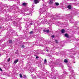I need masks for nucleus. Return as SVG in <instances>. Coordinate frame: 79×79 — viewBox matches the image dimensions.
I'll use <instances>...</instances> for the list:
<instances>
[{
  "label": "nucleus",
  "instance_id": "16",
  "mask_svg": "<svg viewBox=\"0 0 79 79\" xmlns=\"http://www.w3.org/2000/svg\"><path fill=\"white\" fill-rule=\"evenodd\" d=\"M48 3L50 5L52 4V3H53V0H50L49 2Z\"/></svg>",
  "mask_w": 79,
  "mask_h": 79
},
{
  "label": "nucleus",
  "instance_id": "26",
  "mask_svg": "<svg viewBox=\"0 0 79 79\" xmlns=\"http://www.w3.org/2000/svg\"><path fill=\"white\" fill-rule=\"evenodd\" d=\"M55 4L56 6H58V5H59V3L58 2H55Z\"/></svg>",
  "mask_w": 79,
  "mask_h": 79
},
{
  "label": "nucleus",
  "instance_id": "56",
  "mask_svg": "<svg viewBox=\"0 0 79 79\" xmlns=\"http://www.w3.org/2000/svg\"><path fill=\"white\" fill-rule=\"evenodd\" d=\"M37 54H38V53H37Z\"/></svg>",
  "mask_w": 79,
  "mask_h": 79
},
{
  "label": "nucleus",
  "instance_id": "54",
  "mask_svg": "<svg viewBox=\"0 0 79 79\" xmlns=\"http://www.w3.org/2000/svg\"><path fill=\"white\" fill-rule=\"evenodd\" d=\"M35 56H36V55H35Z\"/></svg>",
  "mask_w": 79,
  "mask_h": 79
},
{
  "label": "nucleus",
  "instance_id": "35",
  "mask_svg": "<svg viewBox=\"0 0 79 79\" xmlns=\"http://www.w3.org/2000/svg\"><path fill=\"white\" fill-rule=\"evenodd\" d=\"M46 62H47V59H44V63H46Z\"/></svg>",
  "mask_w": 79,
  "mask_h": 79
},
{
  "label": "nucleus",
  "instance_id": "18",
  "mask_svg": "<svg viewBox=\"0 0 79 79\" xmlns=\"http://www.w3.org/2000/svg\"><path fill=\"white\" fill-rule=\"evenodd\" d=\"M64 36L67 38H68L69 37V35L66 33L65 34Z\"/></svg>",
  "mask_w": 79,
  "mask_h": 79
},
{
  "label": "nucleus",
  "instance_id": "30",
  "mask_svg": "<svg viewBox=\"0 0 79 79\" xmlns=\"http://www.w3.org/2000/svg\"><path fill=\"white\" fill-rule=\"evenodd\" d=\"M3 40L4 41L5 40H4L3 39L2 40H0V44L3 42Z\"/></svg>",
  "mask_w": 79,
  "mask_h": 79
},
{
  "label": "nucleus",
  "instance_id": "45",
  "mask_svg": "<svg viewBox=\"0 0 79 79\" xmlns=\"http://www.w3.org/2000/svg\"><path fill=\"white\" fill-rule=\"evenodd\" d=\"M33 74H31V76L32 77V76H33Z\"/></svg>",
  "mask_w": 79,
  "mask_h": 79
},
{
  "label": "nucleus",
  "instance_id": "1",
  "mask_svg": "<svg viewBox=\"0 0 79 79\" xmlns=\"http://www.w3.org/2000/svg\"><path fill=\"white\" fill-rule=\"evenodd\" d=\"M43 7L41 8L39 10V13L40 14H42V13H44L47 11V8L45 7V5H44V4H43Z\"/></svg>",
  "mask_w": 79,
  "mask_h": 79
},
{
  "label": "nucleus",
  "instance_id": "41",
  "mask_svg": "<svg viewBox=\"0 0 79 79\" xmlns=\"http://www.w3.org/2000/svg\"><path fill=\"white\" fill-rule=\"evenodd\" d=\"M36 59H38V58H39V56H36Z\"/></svg>",
  "mask_w": 79,
  "mask_h": 79
},
{
  "label": "nucleus",
  "instance_id": "3",
  "mask_svg": "<svg viewBox=\"0 0 79 79\" xmlns=\"http://www.w3.org/2000/svg\"><path fill=\"white\" fill-rule=\"evenodd\" d=\"M75 49H72L70 50H69L70 52H72L70 53V56H71L72 58H73V56H74V55H75V54L74 53V52Z\"/></svg>",
  "mask_w": 79,
  "mask_h": 79
},
{
  "label": "nucleus",
  "instance_id": "4",
  "mask_svg": "<svg viewBox=\"0 0 79 79\" xmlns=\"http://www.w3.org/2000/svg\"><path fill=\"white\" fill-rule=\"evenodd\" d=\"M37 75V76L40 79H42V73L40 71H39L37 73H36Z\"/></svg>",
  "mask_w": 79,
  "mask_h": 79
},
{
  "label": "nucleus",
  "instance_id": "14",
  "mask_svg": "<svg viewBox=\"0 0 79 79\" xmlns=\"http://www.w3.org/2000/svg\"><path fill=\"white\" fill-rule=\"evenodd\" d=\"M46 16H48V17H50V14L49 13H46Z\"/></svg>",
  "mask_w": 79,
  "mask_h": 79
},
{
  "label": "nucleus",
  "instance_id": "53",
  "mask_svg": "<svg viewBox=\"0 0 79 79\" xmlns=\"http://www.w3.org/2000/svg\"><path fill=\"white\" fill-rule=\"evenodd\" d=\"M42 29V28H40V29Z\"/></svg>",
  "mask_w": 79,
  "mask_h": 79
},
{
  "label": "nucleus",
  "instance_id": "27",
  "mask_svg": "<svg viewBox=\"0 0 79 79\" xmlns=\"http://www.w3.org/2000/svg\"><path fill=\"white\" fill-rule=\"evenodd\" d=\"M32 79H36V76H34L33 77H32Z\"/></svg>",
  "mask_w": 79,
  "mask_h": 79
},
{
  "label": "nucleus",
  "instance_id": "23",
  "mask_svg": "<svg viewBox=\"0 0 79 79\" xmlns=\"http://www.w3.org/2000/svg\"><path fill=\"white\" fill-rule=\"evenodd\" d=\"M61 32L62 34H64V29H63L61 30Z\"/></svg>",
  "mask_w": 79,
  "mask_h": 79
},
{
  "label": "nucleus",
  "instance_id": "34",
  "mask_svg": "<svg viewBox=\"0 0 79 79\" xmlns=\"http://www.w3.org/2000/svg\"><path fill=\"white\" fill-rule=\"evenodd\" d=\"M55 42H56V44H58V40H55Z\"/></svg>",
  "mask_w": 79,
  "mask_h": 79
},
{
  "label": "nucleus",
  "instance_id": "51",
  "mask_svg": "<svg viewBox=\"0 0 79 79\" xmlns=\"http://www.w3.org/2000/svg\"><path fill=\"white\" fill-rule=\"evenodd\" d=\"M2 13H4V12H3V11H2Z\"/></svg>",
  "mask_w": 79,
  "mask_h": 79
},
{
  "label": "nucleus",
  "instance_id": "50",
  "mask_svg": "<svg viewBox=\"0 0 79 79\" xmlns=\"http://www.w3.org/2000/svg\"><path fill=\"white\" fill-rule=\"evenodd\" d=\"M0 29H2V27H1V26L0 27Z\"/></svg>",
  "mask_w": 79,
  "mask_h": 79
},
{
  "label": "nucleus",
  "instance_id": "43",
  "mask_svg": "<svg viewBox=\"0 0 79 79\" xmlns=\"http://www.w3.org/2000/svg\"><path fill=\"white\" fill-rule=\"evenodd\" d=\"M0 70L1 71H3V70H2V69H0Z\"/></svg>",
  "mask_w": 79,
  "mask_h": 79
},
{
  "label": "nucleus",
  "instance_id": "22",
  "mask_svg": "<svg viewBox=\"0 0 79 79\" xmlns=\"http://www.w3.org/2000/svg\"><path fill=\"white\" fill-rule=\"evenodd\" d=\"M2 11H4L5 13H6V9L4 8H2Z\"/></svg>",
  "mask_w": 79,
  "mask_h": 79
},
{
  "label": "nucleus",
  "instance_id": "17",
  "mask_svg": "<svg viewBox=\"0 0 79 79\" xmlns=\"http://www.w3.org/2000/svg\"><path fill=\"white\" fill-rule=\"evenodd\" d=\"M28 10H29V8H27L25 9L24 11L25 12H26V11H28Z\"/></svg>",
  "mask_w": 79,
  "mask_h": 79
},
{
  "label": "nucleus",
  "instance_id": "11",
  "mask_svg": "<svg viewBox=\"0 0 79 79\" xmlns=\"http://www.w3.org/2000/svg\"><path fill=\"white\" fill-rule=\"evenodd\" d=\"M6 7V8H8V5L6 4H4L2 5V6L1 7Z\"/></svg>",
  "mask_w": 79,
  "mask_h": 79
},
{
  "label": "nucleus",
  "instance_id": "55",
  "mask_svg": "<svg viewBox=\"0 0 79 79\" xmlns=\"http://www.w3.org/2000/svg\"><path fill=\"white\" fill-rule=\"evenodd\" d=\"M35 26H36V25H35Z\"/></svg>",
  "mask_w": 79,
  "mask_h": 79
},
{
  "label": "nucleus",
  "instance_id": "20",
  "mask_svg": "<svg viewBox=\"0 0 79 79\" xmlns=\"http://www.w3.org/2000/svg\"><path fill=\"white\" fill-rule=\"evenodd\" d=\"M23 6H26L27 5V3L26 2H24L22 4Z\"/></svg>",
  "mask_w": 79,
  "mask_h": 79
},
{
  "label": "nucleus",
  "instance_id": "8",
  "mask_svg": "<svg viewBox=\"0 0 79 79\" xmlns=\"http://www.w3.org/2000/svg\"><path fill=\"white\" fill-rule=\"evenodd\" d=\"M29 13H27L26 15H30V16H32V13L34 12V10H32V9H30V11H29Z\"/></svg>",
  "mask_w": 79,
  "mask_h": 79
},
{
  "label": "nucleus",
  "instance_id": "15",
  "mask_svg": "<svg viewBox=\"0 0 79 79\" xmlns=\"http://www.w3.org/2000/svg\"><path fill=\"white\" fill-rule=\"evenodd\" d=\"M5 20L6 21H8L10 20V19H9V17H7L6 19H5Z\"/></svg>",
  "mask_w": 79,
  "mask_h": 79
},
{
  "label": "nucleus",
  "instance_id": "12",
  "mask_svg": "<svg viewBox=\"0 0 79 79\" xmlns=\"http://www.w3.org/2000/svg\"><path fill=\"white\" fill-rule=\"evenodd\" d=\"M40 0H34V2L35 4L38 3Z\"/></svg>",
  "mask_w": 79,
  "mask_h": 79
},
{
  "label": "nucleus",
  "instance_id": "46",
  "mask_svg": "<svg viewBox=\"0 0 79 79\" xmlns=\"http://www.w3.org/2000/svg\"><path fill=\"white\" fill-rule=\"evenodd\" d=\"M2 2H0V5H2Z\"/></svg>",
  "mask_w": 79,
  "mask_h": 79
},
{
  "label": "nucleus",
  "instance_id": "44",
  "mask_svg": "<svg viewBox=\"0 0 79 79\" xmlns=\"http://www.w3.org/2000/svg\"><path fill=\"white\" fill-rule=\"evenodd\" d=\"M1 47H2V45H0V49H2V48H1Z\"/></svg>",
  "mask_w": 79,
  "mask_h": 79
},
{
  "label": "nucleus",
  "instance_id": "47",
  "mask_svg": "<svg viewBox=\"0 0 79 79\" xmlns=\"http://www.w3.org/2000/svg\"><path fill=\"white\" fill-rule=\"evenodd\" d=\"M69 71H70V67H69Z\"/></svg>",
  "mask_w": 79,
  "mask_h": 79
},
{
  "label": "nucleus",
  "instance_id": "6",
  "mask_svg": "<svg viewBox=\"0 0 79 79\" xmlns=\"http://www.w3.org/2000/svg\"><path fill=\"white\" fill-rule=\"evenodd\" d=\"M35 71H36V68H34L33 67H31L29 69V73H33Z\"/></svg>",
  "mask_w": 79,
  "mask_h": 79
},
{
  "label": "nucleus",
  "instance_id": "49",
  "mask_svg": "<svg viewBox=\"0 0 79 79\" xmlns=\"http://www.w3.org/2000/svg\"><path fill=\"white\" fill-rule=\"evenodd\" d=\"M42 0L43 2H45V1H44V0Z\"/></svg>",
  "mask_w": 79,
  "mask_h": 79
},
{
  "label": "nucleus",
  "instance_id": "10",
  "mask_svg": "<svg viewBox=\"0 0 79 79\" xmlns=\"http://www.w3.org/2000/svg\"><path fill=\"white\" fill-rule=\"evenodd\" d=\"M40 43H44V40L43 39V38L41 37L40 39L39 40Z\"/></svg>",
  "mask_w": 79,
  "mask_h": 79
},
{
  "label": "nucleus",
  "instance_id": "21",
  "mask_svg": "<svg viewBox=\"0 0 79 79\" xmlns=\"http://www.w3.org/2000/svg\"><path fill=\"white\" fill-rule=\"evenodd\" d=\"M47 50H46V51H47V52H48V51H50V49L48 48V47H47Z\"/></svg>",
  "mask_w": 79,
  "mask_h": 79
},
{
  "label": "nucleus",
  "instance_id": "37",
  "mask_svg": "<svg viewBox=\"0 0 79 79\" xmlns=\"http://www.w3.org/2000/svg\"><path fill=\"white\" fill-rule=\"evenodd\" d=\"M22 48H24V46L23 45H22L21 46Z\"/></svg>",
  "mask_w": 79,
  "mask_h": 79
},
{
  "label": "nucleus",
  "instance_id": "25",
  "mask_svg": "<svg viewBox=\"0 0 79 79\" xmlns=\"http://www.w3.org/2000/svg\"><path fill=\"white\" fill-rule=\"evenodd\" d=\"M68 60H66V59H65L64 60V63H68Z\"/></svg>",
  "mask_w": 79,
  "mask_h": 79
},
{
  "label": "nucleus",
  "instance_id": "33",
  "mask_svg": "<svg viewBox=\"0 0 79 79\" xmlns=\"http://www.w3.org/2000/svg\"><path fill=\"white\" fill-rule=\"evenodd\" d=\"M51 37L53 39V38H55V36L54 35H51Z\"/></svg>",
  "mask_w": 79,
  "mask_h": 79
},
{
  "label": "nucleus",
  "instance_id": "9",
  "mask_svg": "<svg viewBox=\"0 0 79 79\" xmlns=\"http://www.w3.org/2000/svg\"><path fill=\"white\" fill-rule=\"evenodd\" d=\"M42 23L43 24H48V25H50L51 24V23L50 22H48V21H44V20H42Z\"/></svg>",
  "mask_w": 79,
  "mask_h": 79
},
{
  "label": "nucleus",
  "instance_id": "32",
  "mask_svg": "<svg viewBox=\"0 0 79 79\" xmlns=\"http://www.w3.org/2000/svg\"><path fill=\"white\" fill-rule=\"evenodd\" d=\"M19 76H20V77H21V78L23 77V76L22 75V74H19Z\"/></svg>",
  "mask_w": 79,
  "mask_h": 79
},
{
  "label": "nucleus",
  "instance_id": "13",
  "mask_svg": "<svg viewBox=\"0 0 79 79\" xmlns=\"http://www.w3.org/2000/svg\"><path fill=\"white\" fill-rule=\"evenodd\" d=\"M44 32H47V33H48V32H49L50 31L49 30H43Z\"/></svg>",
  "mask_w": 79,
  "mask_h": 79
},
{
  "label": "nucleus",
  "instance_id": "28",
  "mask_svg": "<svg viewBox=\"0 0 79 79\" xmlns=\"http://www.w3.org/2000/svg\"><path fill=\"white\" fill-rule=\"evenodd\" d=\"M63 73L64 74V75L65 76H66V75H67V74H66V72L64 71L63 72Z\"/></svg>",
  "mask_w": 79,
  "mask_h": 79
},
{
  "label": "nucleus",
  "instance_id": "39",
  "mask_svg": "<svg viewBox=\"0 0 79 79\" xmlns=\"http://www.w3.org/2000/svg\"><path fill=\"white\" fill-rule=\"evenodd\" d=\"M32 33H33V31H31V32H30V34H32Z\"/></svg>",
  "mask_w": 79,
  "mask_h": 79
},
{
  "label": "nucleus",
  "instance_id": "36",
  "mask_svg": "<svg viewBox=\"0 0 79 79\" xmlns=\"http://www.w3.org/2000/svg\"><path fill=\"white\" fill-rule=\"evenodd\" d=\"M10 61V58H9L8 60H7V61L8 62H9V61Z\"/></svg>",
  "mask_w": 79,
  "mask_h": 79
},
{
  "label": "nucleus",
  "instance_id": "42",
  "mask_svg": "<svg viewBox=\"0 0 79 79\" xmlns=\"http://www.w3.org/2000/svg\"><path fill=\"white\" fill-rule=\"evenodd\" d=\"M53 18H54V19H56V17L55 16L53 17Z\"/></svg>",
  "mask_w": 79,
  "mask_h": 79
},
{
  "label": "nucleus",
  "instance_id": "31",
  "mask_svg": "<svg viewBox=\"0 0 79 79\" xmlns=\"http://www.w3.org/2000/svg\"><path fill=\"white\" fill-rule=\"evenodd\" d=\"M14 7H15V6H14V5H13V6H12L10 8H11V9H13V8H14Z\"/></svg>",
  "mask_w": 79,
  "mask_h": 79
},
{
  "label": "nucleus",
  "instance_id": "52",
  "mask_svg": "<svg viewBox=\"0 0 79 79\" xmlns=\"http://www.w3.org/2000/svg\"><path fill=\"white\" fill-rule=\"evenodd\" d=\"M8 11L10 12V10H9V11Z\"/></svg>",
  "mask_w": 79,
  "mask_h": 79
},
{
  "label": "nucleus",
  "instance_id": "19",
  "mask_svg": "<svg viewBox=\"0 0 79 79\" xmlns=\"http://www.w3.org/2000/svg\"><path fill=\"white\" fill-rule=\"evenodd\" d=\"M19 61V60L18 59H17L15 60L14 61V63L16 64L17 63H18Z\"/></svg>",
  "mask_w": 79,
  "mask_h": 79
},
{
  "label": "nucleus",
  "instance_id": "40",
  "mask_svg": "<svg viewBox=\"0 0 79 79\" xmlns=\"http://www.w3.org/2000/svg\"><path fill=\"white\" fill-rule=\"evenodd\" d=\"M48 56H49L50 57V56H51V55H50V54H49L48 55Z\"/></svg>",
  "mask_w": 79,
  "mask_h": 79
},
{
  "label": "nucleus",
  "instance_id": "24",
  "mask_svg": "<svg viewBox=\"0 0 79 79\" xmlns=\"http://www.w3.org/2000/svg\"><path fill=\"white\" fill-rule=\"evenodd\" d=\"M68 8L69 9V10H70V9H71V5H69L68 6Z\"/></svg>",
  "mask_w": 79,
  "mask_h": 79
},
{
  "label": "nucleus",
  "instance_id": "2",
  "mask_svg": "<svg viewBox=\"0 0 79 79\" xmlns=\"http://www.w3.org/2000/svg\"><path fill=\"white\" fill-rule=\"evenodd\" d=\"M71 73V75L69 76V77L71 79H76L75 78V77L74 75H75V73L74 72V70H72L70 71Z\"/></svg>",
  "mask_w": 79,
  "mask_h": 79
},
{
  "label": "nucleus",
  "instance_id": "7",
  "mask_svg": "<svg viewBox=\"0 0 79 79\" xmlns=\"http://www.w3.org/2000/svg\"><path fill=\"white\" fill-rule=\"evenodd\" d=\"M33 24H38V25H39L40 26V22H37L36 21H32L31 23L30 24L31 25H32Z\"/></svg>",
  "mask_w": 79,
  "mask_h": 79
},
{
  "label": "nucleus",
  "instance_id": "48",
  "mask_svg": "<svg viewBox=\"0 0 79 79\" xmlns=\"http://www.w3.org/2000/svg\"><path fill=\"white\" fill-rule=\"evenodd\" d=\"M53 77V76H52L51 77L52 78V79H53V78H54V77Z\"/></svg>",
  "mask_w": 79,
  "mask_h": 79
},
{
  "label": "nucleus",
  "instance_id": "38",
  "mask_svg": "<svg viewBox=\"0 0 79 79\" xmlns=\"http://www.w3.org/2000/svg\"><path fill=\"white\" fill-rule=\"evenodd\" d=\"M70 23H72H72H73V22L72 21V20H70Z\"/></svg>",
  "mask_w": 79,
  "mask_h": 79
},
{
  "label": "nucleus",
  "instance_id": "29",
  "mask_svg": "<svg viewBox=\"0 0 79 79\" xmlns=\"http://www.w3.org/2000/svg\"><path fill=\"white\" fill-rule=\"evenodd\" d=\"M12 40H9V43L10 44H12Z\"/></svg>",
  "mask_w": 79,
  "mask_h": 79
},
{
  "label": "nucleus",
  "instance_id": "5",
  "mask_svg": "<svg viewBox=\"0 0 79 79\" xmlns=\"http://www.w3.org/2000/svg\"><path fill=\"white\" fill-rule=\"evenodd\" d=\"M49 63L50 64V67L51 68V70L53 71L54 70V65H53V64H54V63L52 61H50Z\"/></svg>",
  "mask_w": 79,
  "mask_h": 79
}]
</instances>
